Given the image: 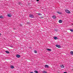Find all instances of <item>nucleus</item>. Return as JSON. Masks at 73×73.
Masks as SVG:
<instances>
[{
    "label": "nucleus",
    "instance_id": "obj_1",
    "mask_svg": "<svg viewBox=\"0 0 73 73\" xmlns=\"http://www.w3.org/2000/svg\"><path fill=\"white\" fill-rule=\"evenodd\" d=\"M66 13H70V11H69L68 10L66 9L65 11Z\"/></svg>",
    "mask_w": 73,
    "mask_h": 73
},
{
    "label": "nucleus",
    "instance_id": "obj_2",
    "mask_svg": "<svg viewBox=\"0 0 73 73\" xmlns=\"http://www.w3.org/2000/svg\"><path fill=\"white\" fill-rule=\"evenodd\" d=\"M56 47L58 48H61V46H60V45H58V44L56 45Z\"/></svg>",
    "mask_w": 73,
    "mask_h": 73
},
{
    "label": "nucleus",
    "instance_id": "obj_3",
    "mask_svg": "<svg viewBox=\"0 0 73 73\" xmlns=\"http://www.w3.org/2000/svg\"><path fill=\"white\" fill-rule=\"evenodd\" d=\"M29 17L31 18H33L34 16L32 14H30L29 15Z\"/></svg>",
    "mask_w": 73,
    "mask_h": 73
},
{
    "label": "nucleus",
    "instance_id": "obj_4",
    "mask_svg": "<svg viewBox=\"0 0 73 73\" xmlns=\"http://www.w3.org/2000/svg\"><path fill=\"white\" fill-rule=\"evenodd\" d=\"M62 20H60L59 21V23H62Z\"/></svg>",
    "mask_w": 73,
    "mask_h": 73
},
{
    "label": "nucleus",
    "instance_id": "obj_5",
    "mask_svg": "<svg viewBox=\"0 0 73 73\" xmlns=\"http://www.w3.org/2000/svg\"><path fill=\"white\" fill-rule=\"evenodd\" d=\"M54 40H57V39H58V38L56 36H54Z\"/></svg>",
    "mask_w": 73,
    "mask_h": 73
},
{
    "label": "nucleus",
    "instance_id": "obj_6",
    "mask_svg": "<svg viewBox=\"0 0 73 73\" xmlns=\"http://www.w3.org/2000/svg\"><path fill=\"white\" fill-rule=\"evenodd\" d=\"M16 57H17V58H20V55H17L16 56Z\"/></svg>",
    "mask_w": 73,
    "mask_h": 73
},
{
    "label": "nucleus",
    "instance_id": "obj_7",
    "mask_svg": "<svg viewBox=\"0 0 73 73\" xmlns=\"http://www.w3.org/2000/svg\"><path fill=\"white\" fill-rule=\"evenodd\" d=\"M45 67L46 68H49V66L47 65H45Z\"/></svg>",
    "mask_w": 73,
    "mask_h": 73
},
{
    "label": "nucleus",
    "instance_id": "obj_8",
    "mask_svg": "<svg viewBox=\"0 0 73 73\" xmlns=\"http://www.w3.org/2000/svg\"><path fill=\"white\" fill-rule=\"evenodd\" d=\"M5 52H6V53H7L8 54H9V51H8V50L5 51Z\"/></svg>",
    "mask_w": 73,
    "mask_h": 73
},
{
    "label": "nucleus",
    "instance_id": "obj_9",
    "mask_svg": "<svg viewBox=\"0 0 73 73\" xmlns=\"http://www.w3.org/2000/svg\"><path fill=\"white\" fill-rule=\"evenodd\" d=\"M7 16H8V17H11V16H12L11 15L8 14Z\"/></svg>",
    "mask_w": 73,
    "mask_h": 73
},
{
    "label": "nucleus",
    "instance_id": "obj_10",
    "mask_svg": "<svg viewBox=\"0 0 73 73\" xmlns=\"http://www.w3.org/2000/svg\"><path fill=\"white\" fill-rule=\"evenodd\" d=\"M52 17L53 19H56V17L54 15Z\"/></svg>",
    "mask_w": 73,
    "mask_h": 73
},
{
    "label": "nucleus",
    "instance_id": "obj_11",
    "mask_svg": "<svg viewBox=\"0 0 73 73\" xmlns=\"http://www.w3.org/2000/svg\"><path fill=\"white\" fill-rule=\"evenodd\" d=\"M70 54H71V55H73V51H71L70 52Z\"/></svg>",
    "mask_w": 73,
    "mask_h": 73
},
{
    "label": "nucleus",
    "instance_id": "obj_12",
    "mask_svg": "<svg viewBox=\"0 0 73 73\" xmlns=\"http://www.w3.org/2000/svg\"><path fill=\"white\" fill-rule=\"evenodd\" d=\"M46 50H48V51H51L52 50L50 49H47Z\"/></svg>",
    "mask_w": 73,
    "mask_h": 73
},
{
    "label": "nucleus",
    "instance_id": "obj_13",
    "mask_svg": "<svg viewBox=\"0 0 73 73\" xmlns=\"http://www.w3.org/2000/svg\"><path fill=\"white\" fill-rule=\"evenodd\" d=\"M60 67H61V68H64V65H60Z\"/></svg>",
    "mask_w": 73,
    "mask_h": 73
},
{
    "label": "nucleus",
    "instance_id": "obj_14",
    "mask_svg": "<svg viewBox=\"0 0 73 73\" xmlns=\"http://www.w3.org/2000/svg\"><path fill=\"white\" fill-rule=\"evenodd\" d=\"M54 31H55L56 32H57L58 31V29H54Z\"/></svg>",
    "mask_w": 73,
    "mask_h": 73
},
{
    "label": "nucleus",
    "instance_id": "obj_15",
    "mask_svg": "<svg viewBox=\"0 0 73 73\" xmlns=\"http://www.w3.org/2000/svg\"><path fill=\"white\" fill-rule=\"evenodd\" d=\"M14 68L15 67H14V66H11V68H12V69H13V68Z\"/></svg>",
    "mask_w": 73,
    "mask_h": 73
},
{
    "label": "nucleus",
    "instance_id": "obj_16",
    "mask_svg": "<svg viewBox=\"0 0 73 73\" xmlns=\"http://www.w3.org/2000/svg\"><path fill=\"white\" fill-rule=\"evenodd\" d=\"M38 15H40V16H42V14L40 13H38Z\"/></svg>",
    "mask_w": 73,
    "mask_h": 73
},
{
    "label": "nucleus",
    "instance_id": "obj_17",
    "mask_svg": "<svg viewBox=\"0 0 73 73\" xmlns=\"http://www.w3.org/2000/svg\"><path fill=\"white\" fill-rule=\"evenodd\" d=\"M18 4H19V5H21L22 3H20V2H18Z\"/></svg>",
    "mask_w": 73,
    "mask_h": 73
},
{
    "label": "nucleus",
    "instance_id": "obj_18",
    "mask_svg": "<svg viewBox=\"0 0 73 73\" xmlns=\"http://www.w3.org/2000/svg\"><path fill=\"white\" fill-rule=\"evenodd\" d=\"M34 53H37V51H36V50H34Z\"/></svg>",
    "mask_w": 73,
    "mask_h": 73
},
{
    "label": "nucleus",
    "instance_id": "obj_19",
    "mask_svg": "<svg viewBox=\"0 0 73 73\" xmlns=\"http://www.w3.org/2000/svg\"><path fill=\"white\" fill-rule=\"evenodd\" d=\"M3 17L2 16H0V18L1 19H3Z\"/></svg>",
    "mask_w": 73,
    "mask_h": 73
},
{
    "label": "nucleus",
    "instance_id": "obj_20",
    "mask_svg": "<svg viewBox=\"0 0 73 73\" xmlns=\"http://www.w3.org/2000/svg\"><path fill=\"white\" fill-rule=\"evenodd\" d=\"M35 73H38V71H36V70H35Z\"/></svg>",
    "mask_w": 73,
    "mask_h": 73
},
{
    "label": "nucleus",
    "instance_id": "obj_21",
    "mask_svg": "<svg viewBox=\"0 0 73 73\" xmlns=\"http://www.w3.org/2000/svg\"><path fill=\"white\" fill-rule=\"evenodd\" d=\"M43 73H47V72L45 71H44L43 72Z\"/></svg>",
    "mask_w": 73,
    "mask_h": 73
},
{
    "label": "nucleus",
    "instance_id": "obj_22",
    "mask_svg": "<svg viewBox=\"0 0 73 73\" xmlns=\"http://www.w3.org/2000/svg\"><path fill=\"white\" fill-rule=\"evenodd\" d=\"M57 13H59V14H60H60H61V13H60L59 12H57Z\"/></svg>",
    "mask_w": 73,
    "mask_h": 73
},
{
    "label": "nucleus",
    "instance_id": "obj_23",
    "mask_svg": "<svg viewBox=\"0 0 73 73\" xmlns=\"http://www.w3.org/2000/svg\"><path fill=\"white\" fill-rule=\"evenodd\" d=\"M70 31H71V32H73V30L72 29H70Z\"/></svg>",
    "mask_w": 73,
    "mask_h": 73
},
{
    "label": "nucleus",
    "instance_id": "obj_24",
    "mask_svg": "<svg viewBox=\"0 0 73 73\" xmlns=\"http://www.w3.org/2000/svg\"><path fill=\"white\" fill-rule=\"evenodd\" d=\"M27 24H30V23L29 22H28L27 23Z\"/></svg>",
    "mask_w": 73,
    "mask_h": 73
},
{
    "label": "nucleus",
    "instance_id": "obj_25",
    "mask_svg": "<svg viewBox=\"0 0 73 73\" xmlns=\"http://www.w3.org/2000/svg\"><path fill=\"white\" fill-rule=\"evenodd\" d=\"M43 17H40V18H43Z\"/></svg>",
    "mask_w": 73,
    "mask_h": 73
},
{
    "label": "nucleus",
    "instance_id": "obj_26",
    "mask_svg": "<svg viewBox=\"0 0 73 73\" xmlns=\"http://www.w3.org/2000/svg\"><path fill=\"white\" fill-rule=\"evenodd\" d=\"M11 48H13V46H11Z\"/></svg>",
    "mask_w": 73,
    "mask_h": 73
},
{
    "label": "nucleus",
    "instance_id": "obj_27",
    "mask_svg": "<svg viewBox=\"0 0 73 73\" xmlns=\"http://www.w3.org/2000/svg\"><path fill=\"white\" fill-rule=\"evenodd\" d=\"M37 1H39V0H36Z\"/></svg>",
    "mask_w": 73,
    "mask_h": 73
},
{
    "label": "nucleus",
    "instance_id": "obj_28",
    "mask_svg": "<svg viewBox=\"0 0 73 73\" xmlns=\"http://www.w3.org/2000/svg\"><path fill=\"white\" fill-rule=\"evenodd\" d=\"M64 73H67V72H64Z\"/></svg>",
    "mask_w": 73,
    "mask_h": 73
},
{
    "label": "nucleus",
    "instance_id": "obj_29",
    "mask_svg": "<svg viewBox=\"0 0 73 73\" xmlns=\"http://www.w3.org/2000/svg\"><path fill=\"white\" fill-rule=\"evenodd\" d=\"M20 25H21H21H22V24H20Z\"/></svg>",
    "mask_w": 73,
    "mask_h": 73
},
{
    "label": "nucleus",
    "instance_id": "obj_30",
    "mask_svg": "<svg viewBox=\"0 0 73 73\" xmlns=\"http://www.w3.org/2000/svg\"><path fill=\"white\" fill-rule=\"evenodd\" d=\"M30 73H33V72H30Z\"/></svg>",
    "mask_w": 73,
    "mask_h": 73
},
{
    "label": "nucleus",
    "instance_id": "obj_31",
    "mask_svg": "<svg viewBox=\"0 0 73 73\" xmlns=\"http://www.w3.org/2000/svg\"><path fill=\"white\" fill-rule=\"evenodd\" d=\"M0 36H1V33H0Z\"/></svg>",
    "mask_w": 73,
    "mask_h": 73
},
{
    "label": "nucleus",
    "instance_id": "obj_32",
    "mask_svg": "<svg viewBox=\"0 0 73 73\" xmlns=\"http://www.w3.org/2000/svg\"><path fill=\"white\" fill-rule=\"evenodd\" d=\"M16 55H19V54H17Z\"/></svg>",
    "mask_w": 73,
    "mask_h": 73
},
{
    "label": "nucleus",
    "instance_id": "obj_33",
    "mask_svg": "<svg viewBox=\"0 0 73 73\" xmlns=\"http://www.w3.org/2000/svg\"><path fill=\"white\" fill-rule=\"evenodd\" d=\"M72 25H73V24H72Z\"/></svg>",
    "mask_w": 73,
    "mask_h": 73
},
{
    "label": "nucleus",
    "instance_id": "obj_34",
    "mask_svg": "<svg viewBox=\"0 0 73 73\" xmlns=\"http://www.w3.org/2000/svg\"><path fill=\"white\" fill-rule=\"evenodd\" d=\"M72 70H73V69H72Z\"/></svg>",
    "mask_w": 73,
    "mask_h": 73
}]
</instances>
